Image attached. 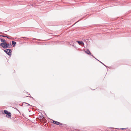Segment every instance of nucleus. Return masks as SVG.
I'll use <instances>...</instances> for the list:
<instances>
[{
	"instance_id": "nucleus-1",
	"label": "nucleus",
	"mask_w": 131,
	"mask_h": 131,
	"mask_svg": "<svg viewBox=\"0 0 131 131\" xmlns=\"http://www.w3.org/2000/svg\"><path fill=\"white\" fill-rule=\"evenodd\" d=\"M4 51L8 55L10 56L11 54L12 50L11 49H6L4 50Z\"/></svg>"
},
{
	"instance_id": "nucleus-2",
	"label": "nucleus",
	"mask_w": 131,
	"mask_h": 131,
	"mask_svg": "<svg viewBox=\"0 0 131 131\" xmlns=\"http://www.w3.org/2000/svg\"><path fill=\"white\" fill-rule=\"evenodd\" d=\"M5 49L6 48H10L12 46V45L10 43H5Z\"/></svg>"
},
{
	"instance_id": "nucleus-3",
	"label": "nucleus",
	"mask_w": 131,
	"mask_h": 131,
	"mask_svg": "<svg viewBox=\"0 0 131 131\" xmlns=\"http://www.w3.org/2000/svg\"><path fill=\"white\" fill-rule=\"evenodd\" d=\"M53 123L54 124H56L57 125H62V123H60V122H59L57 121H53Z\"/></svg>"
},
{
	"instance_id": "nucleus-4",
	"label": "nucleus",
	"mask_w": 131,
	"mask_h": 131,
	"mask_svg": "<svg viewBox=\"0 0 131 131\" xmlns=\"http://www.w3.org/2000/svg\"><path fill=\"white\" fill-rule=\"evenodd\" d=\"M11 114L10 112H9L8 113L6 114V116L8 118H10L11 117Z\"/></svg>"
},
{
	"instance_id": "nucleus-5",
	"label": "nucleus",
	"mask_w": 131,
	"mask_h": 131,
	"mask_svg": "<svg viewBox=\"0 0 131 131\" xmlns=\"http://www.w3.org/2000/svg\"><path fill=\"white\" fill-rule=\"evenodd\" d=\"M5 43H2L0 44V46L2 47L3 48L5 49Z\"/></svg>"
},
{
	"instance_id": "nucleus-6",
	"label": "nucleus",
	"mask_w": 131,
	"mask_h": 131,
	"mask_svg": "<svg viewBox=\"0 0 131 131\" xmlns=\"http://www.w3.org/2000/svg\"><path fill=\"white\" fill-rule=\"evenodd\" d=\"M77 42H78V43L80 45L83 44V45H84L83 42L82 41H77Z\"/></svg>"
},
{
	"instance_id": "nucleus-7",
	"label": "nucleus",
	"mask_w": 131,
	"mask_h": 131,
	"mask_svg": "<svg viewBox=\"0 0 131 131\" xmlns=\"http://www.w3.org/2000/svg\"><path fill=\"white\" fill-rule=\"evenodd\" d=\"M0 39L1 42H3V43H6V41L5 39H3L2 38H0Z\"/></svg>"
},
{
	"instance_id": "nucleus-8",
	"label": "nucleus",
	"mask_w": 131,
	"mask_h": 131,
	"mask_svg": "<svg viewBox=\"0 0 131 131\" xmlns=\"http://www.w3.org/2000/svg\"><path fill=\"white\" fill-rule=\"evenodd\" d=\"M12 43L13 46L14 47L15 45L16 44V42L14 41H12Z\"/></svg>"
},
{
	"instance_id": "nucleus-9",
	"label": "nucleus",
	"mask_w": 131,
	"mask_h": 131,
	"mask_svg": "<svg viewBox=\"0 0 131 131\" xmlns=\"http://www.w3.org/2000/svg\"><path fill=\"white\" fill-rule=\"evenodd\" d=\"M85 52L88 54H90V55H91V54H92V53L88 50V51H86Z\"/></svg>"
},
{
	"instance_id": "nucleus-10",
	"label": "nucleus",
	"mask_w": 131,
	"mask_h": 131,
	"mask_svg": "<svg viewBox=\"0 0 131 131\" xmlns=\"http://www.w3.org/2000/svg\"><path fill=\"white\" fill-rule=\"evenodd\" d=\"M39 118L40 119H43L45 118L43 116V115L42 114H41V116H39Z\"/></svg>"
},
{
	"instance_id": "nucleus-11",
	"label": "nucleus",
	"mask_w": 131,
	"mask_h": 131,
	"mask_svg": "<svg viewBox=\"0 0 131 131\" xmlns=\"http://www.w3.org/2000/svg\"><path fill=\"white\" fill-rule=\"evenodd\" d=\"M4 113L6 114H8V113L9 112L7 110H4Z\"/></svg>"
},
{
	"instance_id": "nucleus-12",
	"label": "nucleus",
	"mask_w": 131,
	"mask_h": 131,
	"mask_svg": "<svg viewBox=\"0 0 131 131\" xmlns=\"http://www.w3.org/2000/svg\"><path fill=\"white\" fill-rule=\"evenodd\" d=\"M99 61V62H100V63H101L102 64H103V65H104V66H105V67H107V66L106 65H105L102 62H101V61Z\"/></svg>"
},
{
	"instance_id": "nucleus-13",
	"label": "nucleus",
	"mask_w": 131,
	"mask_h": 131,
	"mask_svg": "<svg viewBox=\"0 0 131 131\" xmlns=\"http://www.w3.org/2000/svg\"><path fill=\"white\" fill-rule=\"evenodd\" d=\"M7 36V34H5ZM6 38H7L8 39H11V37L10 36H7Z\"/></svg>"
},
{
	"instance_id": "nucleus-14",
	"label": "nucleus",
	"mask_w": 131,
	"mask_h": 131,
	"mask_svg": "<svg viewBox=\"0 0 131 131\" xmlns=\"http://www.w3.org/2000/svg\"><path fill=\"white\" fill-rule=\"evenodd\" d=\"M24 103H25V104H28V106H31V105L30 104H28V103H26V102H24L23 103V104Z\"/></svg>"
},
{
	"instance_id": "nucleus-15",
	"label": "nucleus",
	"mask_w": 131,
	"mask_h": 131,
	"mask_svg": "<svg viewBox=\"0 0 131 131\" xmlns=\"http://www.w3.org/2000/svg\"><path fill=\"white\" fill-rule=\"evenodd\" d=\"M0 37H6L7 36H5L4 35H0Z\"/></svg>"
},
{
	"instance_id": "nucleus-16",
	"label": "nucleus",
	"mask_w": 131,
	"mask_h": 131,
	"mask_svg": "<svg viewBox=\"0 0 131 131\" xmlns=\"http://www.w3.org/2000/svg\"><path fill=\"white\" fill-rule=\"evenodd\" d=\"M91 56H92L93 58H95L94 57V56L92 54H91Z\"/></svg>"
},
{
	"instance_id": "nucleus-17",
	"label": "nucleus",
	"mask_w": 131,
	"mask_h": 131,
	"mask_svg": "<svg viewBox=\"0 0 131 131\" xmlns=\"http://www.w3.org/2000/svg\"><path fill=\"white\" fill-rule=\"evenodd\" d=\"M125 129V128H120V129H122V130H123V129Z\"/></svg>"
},
{
	"instance_id": "nucleus-18",
	"label": "nucleus",
	"mask_w": 131,
	"mask_h": 131,
	"mask_svg": "<svg viewBox=\"0 0 131 131\" xmlns=\"http://www.w3.org/2000/svg\"><path fill=\"white\" fill-rule=\"evenodd\" d=\"M16 109L18 111V112H19V113H20V112L17 109Z\"/></svg>"
},
{
	"instance_id": "nucleus-19",
	"label": "nucleus",
	"mask_w": 131,
	"mask_h": 131,
	"mask_svg": "<svg viewBox=\"0 0 131 131\" xmlns=\"http://www.w3.org/2000/svg\"><path fill=\"white\" fill-rule=\"evenodd\" d=\"M95 59L96 60H97L98 61H99V60H98L96 58H95Z\"/></svg>"
}]
</instances>
